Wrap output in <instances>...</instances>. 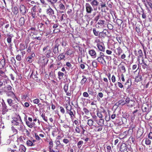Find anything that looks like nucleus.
I'll return each mask as SVG.
<instances>
[{
    "mask_svg": "<svg viewBox=\"0 0 152 152\" xmlns=\"http://www.w3.org/2000/svg\"><path fill=\"white\" fill-rule=\"evenodd\" d=\"M12 120L11 122L17 121L19 122H22L20 117L18 115H17L16 113L14 114L13 116L12 117Z\"/></svg>",
    "mask_w": 152,
    "mask_h": 152,
    "instance_id": "f257e3e1",
    "label": "nucleus"
},
{
    "mask_svg": "<svg viewBox=\"0 0 152 152\" xmlns=\"http://www.w3.org/2000/svg\"><path fill=\"white\" fill-rule=\"evenodd\" d=\"M56 149H57V151H56V152H59V150L57 149V147H58V146L60 144H61L60 141L59 140H57L56 141Z\"/></svg>",
    "mask_w": 152,
    "mask_h": 152,
    "instance_id": "bb28decb",
    "label": "nucleus"
},
{
    "mask_svg": "<svg viewBox=\"0 0 152 152\" xmlns=\"http://www.w3.org/2000/svg\"><path fill=\"white\" fill-rule=\"evenodd\" d=\"M41 116L45 121L46 122H47V117L45 116V114H42L41 115Z\"/></svg>",
    "mask_w": 152,
    "mask_h": 152,
    "instance_id": "c03bdc74",
    "label": "nucleus"
},
{
    "mask_svg": "<svg viewBox=\"0 0 152 152\" xmlns=\"http://www.w3.org/2000/svg\"><path fill=\"white\" fill-rule=\"evenodd\" d=\"M60 109L61 112L63 114H64L65 113V110L63 107H60Z\"/></svg>",
    "mask_w": 152,
    "mask_h": 152,
    "instance_id": "052dcab7",
    "label": "nucleus"
},
{
    "mask_svg": "<svg viewBox=\"0 0 152 152\" xmlns=\"http://www.w3.org/2000/svg\"><path fill=\"white\" fill-rule=\"evenodd\" d=\"M117 50H118V55H119L122 52V50L121 48L119 47L117 49Z\"/></svg>",
    "mask_w": 152,
    "mask_h": 152,
    "instance_id": "a19ab883",
    "label": "nucleus"
},
{
    "mask_svg": "<svg viewBox=\"0 0 152 152\" xmlns=\"http://www.w3.org/2000/svg\"><path fill=\"white\" fill-rule=\"evenodd\" d=\"M41 3L42 4L43 7H46L48 4L46 3L45 0H40Z\"/></svg>",
    "mask_w": 152,
    "mask_h": 152,
    "instance_id": "4c0bfd02",
    "label": "nucleus"
},
{
    "mask_svg": "<svg viewBox=\"0 0 152 152\" xmlns=\"http://www.w3.org/2000/svg\"><path fill=\"white\" fill-rule=\"evenodd\" d=\"M94 121L92 119H90L88 120L87 124L89 126H91L93 125Z\"/></svg>",
    "mask_w": 152,
    "mask_h": 152,
    "instance_id": "aec40b11",
    "label": "nucleus"
},
{
    "mask_svg": "<svg viewBox=\"0 0 152 152\" xmlns=\"http://www.w3.org/2000/svg\"><path fill=\"white\" fill-rule=\"evenodd\" d=\"M26 150V148L25 147H24L21 148L20 149V152H25Z\"/></svg>",
    "mask_w": 152,
    "mask_h": 152,
    "instance_id": "0e129e2a",
    "label": "nucleus"
},
{
    "mask_svg": "<svg viewBox=\"0 0 152 152\" xmlns=\"http://www.w3.org/2000/svg\"><path fill=\"white\" fill-rule=\"evenodd\" d=\"M128 83H129V80H127V81L125 84V87H126L127 89H129L130 88V85L128 84L127 86H126Z\"/></svg>",
    "mask_w": 152,
    "mask_h": 152,
    "instance_id": "de8ad7c7",
    "label": "nucleus"
},
{
    "mask_svg": "<svg viewBox=\"0 0 152 152\" xmlns=\"http://www.w3.org/2000/svg\"><path fill=\"white\" fill-rule=\"evenodd\" d=\"M83 96L85 97H88L89 96V94L87 92H84L83 93Z\"/></svg>",
    "mask_w": 152,
    "mask_h": 152,
    "instance_id": "603ef678",
    "label": "nucleus"
},
{
    "mask_svg": "<svg viewBox=\"0 0 152 152\" xmlns=\"http://www.w3.org/2000/svg\"><path fill=\"white\" fill-rule=\"evenodd\" d=\"M56 44L55 45V46L53 48V52L54 53L56 54L58 53V47L60 45L59 42L58 40L57 39L56 40Z\"/></svg>",
    "mask_w": 152,
    "mask_h": 152,
    "instance_id": "f03ea898",
    "label": "nucleus"
},
{
    "mask_svg": "<svg viewBox=\"0 0 152 152\" xmlns=\"http://www.w3.org/2000/svg\"><path fill=\"white\" fill-rule=\"evenodd\" d=\"M20 11L24 15L26 13V10L25 7L23 5H21L20 7Z\"/></svg>",
    "mask_w": 152,
    "mask_h": 152,
    "instance_id": "6e6552de",
    "label": "nucleus"
},
{
    "mask_svg": "<svg viewBox=\"0 0 152 152\" xmlns=\"http://www.w3.org/2000/svg\"><path fill=\"white\" fill-rule=\"evenodd\" d=\"M59 8L60 9L62 10H64L65 9V7L64 5L62 4L61 3L60 4L59 6Z\"/></svg>",
    "mask_w": 152,
    "mask_h": 152,
    "instance_id": "a18cd8bd",
    "label": "nucleus"
},
{
    "mask_svg": "<svg viewBox=\"0 0 152 152\" xmlns=\"http://www.w3.org/2000/svg\"><path fill=\"white\" fill-rule=\"evenodd\" d=\"M25 20L23 17L21 18L19 20V23L20 25L22 26L24 24Z\"/></svg>",
    "mask_w": 152,
    "mask_h": 152,
    "instance_id": "a211bd4d",
    "label": "nucleus"
},
{
    "mask_svg": "<svg viewBox=\"0 0 152 152\" xmlns=\"http://www.w3.org/2000/svg\"><path fill=\"white\" fill-rule=\"evenodd\" d=\"M93 31L94 34L96 36H97L98 35V32L96 31V29L95 28H94L93 29Z\"/></svg>",
    "mask_w": 152,
    "mask_h": 152,
    "instance_id": "6e6d98bb",
    "label": "nucleus"
},
{
    "mask_svg": "<svg viewBox=\"0 0 152 152\" xmlns=\"http://www.w3.org/2000/svg\"><path fill=\"white\" fill-rule=\"evenodd\" d=\"M63 142L64 143L66 144L69 142V140L67 138H64L63 139Z\"/></svg>",
    "mask_w": 152,
    "mask_h": 152,
    "instance_id": "79ce46f5",
    "label": "nucleus"
},
{
    "mask_svg": "<svg viewBox=\"0 0 152 152\" xmlns=\"http://www.w3.org/2000/svg\"><path fill=\"white\" fill-rule=\"evenodd\" d=\"M12 12L14 14H17L18 12V10L17 7L15 6L14 7H12Z\"/></svg>",
    "mask_w": 152,
    "mask_h": 152,
    "instance_id": "2eb2a0df",
    "label": "nucleus"
},
{
    "mask_svg": "<svg viewBox=\"0 0 152 152\" xmlns=\"http://www.w3.org/2000/svg\"><path fill=\"white\" fill-rule=\"evenodd\" d=\"M100 16V15H99L96 16L94 20L97 21L99 19Z\"/></svg>",
    "mask_w": 152,
    "mask_h": 152,
    "instance_id": "e2e57ef3",
    "label": "nucleus"
},
{
    "mask_svg": "<svg viewBox=\"0 0 152 152\" xmlns=\"http://www.w3.org/2000/svg\"><path fill=\"white\" fill-rule=\"evenodd\" d=\"M142 64V67L143 69H145L147 68V65L145 63H143Z\"/></svg>",
    "mask_w": 152,
    "mask_h": 152,
    "instance_id": "680f3d73",
    "label": "nucleus"
},
{
    "mask_svg": "<svg viewBox=\"0 0 152 152\" xmlns=\"http://www.w3.org/2000/svg\"><path fill=\"white\" fill-rule=\"evenodd\" d=\"M145 143L147 145H150L151 144V141L148 138H146L145 140Z\"/></svg>",
    "mask_w": 152,
    "mask_h": 152,
    "instance_id": "c756f323",
    "label": "nucleus"
},
{
    "mask_svg": "<svg viewBox=\"0 0 152 152\" xmlns=\"http://www.w3.org/2000/svg\"><path fill=\"white\" fill-rule=\"evenodd\" d=\"M46 12L47 14L50 17L53 16L54 14L53 10L49 6V8L46 10Z\"/></svg>",
    "mask_w": 152,
    "mask_h": 152,
    "instance_id": "423d86ee",
    "label": "nucleus"
},
{
    "mask_svg": "<svg viewBox=\"0 0 152 152\" xmlns=\"http://www.w3.org/2000/svg\"><path fill=\"white\" fill-rule=\"evenodd\" d=\"M46 50V51L45 52V55H46V57L49 58L50 56V54L51 53V50L50 49H48V46H47L46 47H44L43 49V51H45Z\"/></svg>",
    "mask_w": 152,
    "mask_h": 152,
    "instance_id": "20e7f679",
    "label": "nucleus"
},
{
    "mask_svg": "<svg viewBox=\"0 0 152 152\" xmlns=\"http://www.w3.org/2000/svg\"><path fill=\"white\" fill-rule=\"evenodd\" d=\"M138 57L140 58L142 56L143 54L142 52V51L141 50H139L138 52Z\"/></svg>",
    "mask_w": 152,
    "mask_h": 152,
    "instance_id": "473e14b6",
    "label": "nucleus"
},
{
    "mask_svg": "<svg viewBox=\"0 0 152 152\" xmlns=\"http://www.w3.org/2000/svg\"><path fill=\"white\" fill-rule=\"evenodd\" d=\"M68 85L67 84H65L64 87V89L66 93L67 92V91L68 90Z\"/></svg>",
    "mask_w": 152,
    "mask_h": 152,
    "instance_id": "58836bf2",
    "label": "nucleus"
},
{
    "mask_svg": "<svg viewBox=\"0 0 152 152\" xmlns=\"http://www.w3.org/2000/svg\"><path fill=\"white\" fill-rule=\"evenodd\" d=\"M105 22V20H99L98 21L97 24L100 25L101 26L104 25Z\"/></svg>",
    "mask_w": 152,
    "mask_h": 152,
    "instance_id": "393cba45",
    "label": "nucleus"
},
{
    "mask_svg": "<svg viewBox=\"0 0 152 152\" xmlns=\"http://www.w3.org/2000/svg\"><path fill=\"white\" fill-rule=\"evenodd\" d=\"M117 84L119 87L121 89L123 88V89L124 90V85H122V84L120 82H117Z\"/></svg>",
    "mask_w": 152,
    "mask_h": 152,
    "instance_id": "2f4dec72",
    "label": "nucleus"
},
{
    "mask_svg": "<svg viewBox=\"0 0 152 152\" xmlns=\"http://www.w3.org/2000/svg\"><path fill=\"white\" fill-rule=\"evenodd\" d=\"M49 147H51L53 148V141L51 140L49 142Z\"/></svg>",
    "mask_w": 152,
    "mask_h": 152,
    "instance_id": "5fc2aeb1",
    "label": "nucleus"
},
{
    "mask_svg": "<svg viewBox=\"0 0 152 152\" xmlns=\"http://www.w3.org/2000/svg\"><path fill=\"white\" fill-rule=\"evenodd\" d=\"M86 10L87 13H91L93 10V9L91 5L88 3H86L85 5Z\"/></svg>",
    "mask_w": 152,
    "mask_h": 152,
    "instance_id": "39448f33",
    "label": "nucleus"
},
{
    "mask_svg": "<svg viewBox=\"0 0 152 152\" xmlns=\"http://www.w3.org/2000/svg\"><path fill=\"white\" fill-rule=\"evenodd\" d=\"M58 0H49L48 2L50 3L52 6H54V4L56 3Z\"/></svg>",
    "mask_w": 152,
    "mask_h": 152,
    "instance_id": "a878e982",
    "label": "nucleus"
},
{
    "mask_svg": "<svg viewBox=\"0 0 152 152\" xmlns=\"http://www.w3.org/2000/svg\"><path fill=\"white\" fill-rule=\"evenodd\" d=\"M89 53L91 56L95 58L96 57V53L94 50H89Z\"/></svg>",
    "mask_w": 152,
    "mask_h": 152,
    "instance_id": "9b49d317",
    "label": "nucleus"
},
{
    "mask_svg": "<svg viewBox=\"0 0 152 152\" xmlns=\"http://www.w3.org/2000/svg\"><path fill=\"white\" fill-rule=\"evenodd\" d=\"M8 66L5 62V60L4 59H2L0 61V69H2L4 67V66Z\"/></svg>",
    "mask_w": 152,
    "mask_h": 152,
    "instance_id": "1a4fd4ad",
    "label": "nucleus"
},
{
    "mask_svg": "<svg viewBox=\"0 0 152 152\" xmlns=\"http://www.w3.org/2000/svg\"><path fill=\"white\" fill-rule=\"evenodd\" d=\"M25 46L24 45L20 44V50H21L25 49Z\"/></svg>",
    "mask_w": 152,
    "mask_h": 152,
    "instance_id": "c9c22d12",
    "label": "nucleus"
},
{
    "mask_svg": "<svg viewBox=\"0 0 152 152\" xmlns=\"http://www.w3.org/2000/svg\"><path fill=\"white\" fill-rule=\"evenodd\" d=\"M20 122H11L12 126H19V124Z\"/></svg>",
    "mask_w": 152,
    "mask_h": 152,
    "instance_id": "c85d7f7f",
    "label": "nucleus"
},
{
    "mask_svg": "<svg viewBox=\"0 0 152 152\" xmlns=\"http://www.w3.org/2000/svg\"><path fill=\"white\" fill-rule=\"evenodd\" d=\"M142 80V77L140 75H139L136 77L135 79V81L137 82L140 81Z\"/></svg>",
    "mask_w": 152,
    "mask_h": 152,
    "instance_id": "4be33fe9",
    "label": "nucleus"
},
{
    "mask_svg": "<svg viewBox=\"0 0 152 152\" xmlns=\"http://www.w3.org/2000/svg\"><path fill=\"white\" fill-rule=\"evenodd\" d=\"M92 6L93 7H95L98 6L99 4V2L97 0H93L90 3Z\"/></svg>",
    "mask_w": 152,
    "mask_h": 152,
    "instance_id": "9d476101",
    "label": "nucleus"
},
{
    "mask_svg": "<svg viewBox=\"0 0 152 152\" xmlns=\"http://www.w3.org/2000/svg\"><path fill=\"white\" fill-rule=\"evenodd\" d=\"M96 115L99 118H102V115L101 113L99 111H97Z\"/></svg>",
    "mask_w": 152,
    "mask_h": 152,
    "instance_id": "ea45409f",
    "label": "nucleus"
},
{
    "mask_svg": "<svg viewBox=\"0 0 152 152\" xmlns=\"http://www.w3.org/2000/svg\"><path fill=\"white\" fill-rule=\"evenodd\" d=\"M68 113L69 114L70 116V118H72L74 116L73 112L71 111V109L68 112Z\"/></svg>",
    "mask_w": 152,
    "mask_h": 152,
    "instance_id": "37998d69",
    "label": "nucleus"
},
{
    "mask_svg": "<svg viewBox=\"0 0 152 152\" xmlns=\"http://www.w3.org/2000/svg\"><path fill=\"white\" fill-rule=\"evenodd\" d=\"M66 65L69 68H72V65L69 62H66Z\"/></svg>",
    "mask_w": 152,
    "mask_h": 152,
    "instance_id": "e433bc0d",
    "label": "nucleus"
},
{
    "mask_svg": "<svg viewBox=\"0 0 152 152\" xmlns=\"http://www.w3.org/2000/svg\"><path fill=\"white\" fill-rule=\"evenodd\" d=\"M112 81L113 83H114L116 81V78L115 76L114 75H113L111 78Z\"/></svg>",
    "mask_w": 152,
    "mask_h": 152,
    "instance_id": "8fccbe9b",
    "label": "nucleus"
},
{
    "mask_svg": "<svg viewBox=\"0 0 152 152\" xmlns=\"http://www.w3.org/2000/svg\"><path fill=\"white\" fill-rule=\"evenodd\" d=\"M10 96L14 99H15L16 98V96L13 92L10 91Z\"/></svg>",
    "mask_w": 152,
    "mask_h": 152,
    "instance_id": "3c124183",
    "label": "nucleus"
},
{
    "mask_svg": "<svg viewBox=\"0 0 152 152\" xmlns=\"http://www.w3.org/2000/svg\"><path fill=\"white\" fill-rule=\"evenodd\" d=\"M96 46L98 49L100 51L104 52L105 51V47L103 43L102 42L97 43Z\"/></svg>",
    "mask_w": 152,
    "mask_h": 152,
    "instance_id": "7ed1b4c3",
    "label": "nucleus"
},
{
    "mask_svg": "<svg viewBox=\"0 0 152 152\" xmlns=\"http://www.w3.org/2000/svg\"><path fill=\"white\" fill-rule=\"evenodd\" d=\"M97 61L103 65H105L106 64V62L104 58L98 57L96 59Z\"/></svg>",
    "mask_w": 152,
    "mask_h": 152,
    "instance_id": "0eeeda50",
    "label": "nucleus"
},
{
    "mask_svg": "<svg viewBox=\"0 0 152 152\" xmlns=\"http://www.w3.org/2000/svg\"><path fill=\"white\" fill-rule=\"evenodd\" d=\"M65 58V55L64 53H62L60 54L57 57L58 60L59 61H60L64 59Z\"/></svg>",
    "mask_w": 152,
    "mask_h": 152,
    "instance_id": "ddd939ff",
    "label": "nucleus"
},
{
    "mask_svg": "<svg viewBox=\"0 0 152 152\" xmlns=\"http://www.w3.org/2000/svg\"><path fill=\"white\" fill-rule=\"evenodd\" d=\"M36 6L33 7L32 9V12H35L36 11Z\"/></svg>",
    "mask_w": 152,
    "mask_h": 152,
    "instance_id": "69168bd1",
    "label": "nucleus"
},
{
    "mask_svg": "<svg viewBox=\"0 0 152 152\" xmlns=\"http://www.w3.org/2000/svg\"><path fill=\"white\" fill-rule=\"evenodd\" d=\"M43 21L45 23V24L47 26H48V25L49 24V21L48 19L47 18L46 19V20L45 21Z\"/></svg>",
    "mask_w": 152,
    "mask_h": 152,
    "instance_id": "338daca9",
    "label": "nucleus"
},
{
    "mask_svg": "<svg viewBox=\"0 0 152 152\" xmlns=\"http://www.w3.org/2000/svg\"><path fill=\"white\" fill-rule=\"evenodd\" d=\"M104 120L103 119L101 118L99 120V122L101 123L100 125L101 126H102L104 125Z\"/></svg>",
    "mask_w": 152,
    "mask_h": 152,
    "instance_id": "09e8293b",
    "label": "nucleus"
},
{
    "mask_svg": "<svg viewBox=\"0 0 152 152\" xmlns=\"http://www.w3.org/2000/svg\"><path fill=\"white\" fill-rule=\"evenodd\" d=\"M12 129V131L13 133V134L12 136H13L14 135H15L17 133L18 131L13 126H12L11 127Z\"/></svg>",
    "mask_w": 152,
    "mask_h": 152,
    "instance_id": "6ab92c4d",
    "label": "nucleus"
},
{
    "mask_svg": "<svg viewBox=\"0 0 152 152\" xmlns=\"http://www.w3.org/2000/svg\"><path fill=\"white\" fill-rule=\"evenodd\" d=\"M88 92L89 94L91 95H93L94 94V92L93 89L90 88H88Z\"/></svg>",
    "mask_w": 152,
    "mask_h": 152,
    "instance_id": "5701e85b",
    "label": "nucleus"
},
{
    "mask_svg": "<svg viewBox=\"0 0 152 152\" xmlns=\"http://www.w3.org/2000/svg\"><path fill=\"white\" fill-rule=\"evenodd\" d=\"M0 75L4 77H7L5 74L4 73L3 71L1 70H0Z\"/></svg>",
    "mask_w": 152,
    "mask_h": 152,
    "instance_id": "49530a36",
    "label": "nucleus"
},
{
    "mask_svg": "<svg viewBox=\"0 0 152 152\" xmlns=\"http://www.w3.org/2000/svg\"><path fill=\"white\" fill-rule=\"evenodd\" d=\"M134 101L131 100L128 103L127 106L129 107H132L134 105Z\"/></svg>",
    "mask_w": 152,
    "mask_h": 152,
    "instance_id": "412c9836",
    "label": "nucleus"
},
{
    "mask_svg": "<svg viewBox=\"0 0 152 152\" xmlns=\"http://www.w3.org/2000/svg\"><path fill=\"white\" fill-rule=\"evenodd\" d=\"M26 144L28 146H31L34 145H33V143L31 140H28L26 141Z\"/></svg>",
    "mask_w": 152,
    "mask_h": 152,
    "instance_id": "b1692460",
    "label": "nucleus"
},
{
    "mask_svg": "<svg viewBox=\"0 0 152 152\" xmlns=\"http://www.w3.org/2000/svg\"><path fill=\"white\" fill-rule=\"evenodd\" d=\"M64 75V73L60 71H59L58 72V78L59 80L62 79Z\"/></svg>",
    "mask_w": 152,
    "mask_h": 152,
    "instance_id": "f3484780",
    "label": "nucleus"
},
{
    "mask_svg": "<svg viewBox=\"0 0 152 152\" xmlns=\"http://www.w3.org/2000/svg\"><path fill=\"white\" fill-rule=\"evenodd\" d=\"M83 143V142L82 140L79 141L77 144L78 147L79 148H80L82 145Z\"/></svg>",
    "mask_w": 152,
    "mask_h": 152,
    "instance_id": "7c9ffc66",
    "label": "nucleus"
},
{
    "mask_svg": "<svg viewBox=\"0 0 152 152\" xmlns=\"http://www.w3.org/2000/svg\"><path fill=\"white\" fill-rule=\"evenodd\" d=\"M26 124L27 125V126L29 127L30 128H32V125H31V122H29V121H28L27 119H26Z\"/></svg>",
    "mask_w": 152,
    "mask_h": 152,
    "instance_id": "cd10ccee",
    "label": "nucleus"
},
{
    "mask_svg": "<svg viewBox=\"0 0 152 152\" xmlns=\"http://www.w3.org/2000/svg\"><path fill=\"white\" fill-rule=\"evenodd\" d=\"M148 137L151 139H152V132H150L148 135Z\"/></svg>",
    "mask_w": 152,
    "mask_h": 152,
    "instance_id": "774afa93",
    "label": "nucleus"
},
{
    "mask_svg": "<svg viewBox=\"0 0 152 152\" xmlns=\"http://www.w3.org/2000/svg\"><path fill=\"white\" fill-rule=\"evenodd\" d=\"M75 132L77 133H80V130L79 128V126H77L75 129Z\"/></svg>",
    "mask_w": 152,
    "mask_h": 152,
    "instance_id": "72a5a7b5",
    "label": "nucleus"
},
{
    "mask_svg": "<svg viewBox=\"0 0 152 152\" xmlns=\"http://www.w3.org/2000/svg\"><path fill=\"white\" fill-rule=\"evenodd\" d=\"M83 111L86 115H88L89 114V111L86 108H84L83 109Z\"/></svg>",
    "mask_w": 152,
    "mask_h": 152,
    "instance_id": "f704fd0d",
    "label": "nucleus"
},
{
    "mask_svg": "<svg viewBox=\"0 0 152 152\" xmlns=\"http://www.w3.org/2000/svg\"><path fill=\"white\" fill-rule=\"evenodd\" d=\"M92 64L94 67H96L97 66V63L96 61H94L92 62Z\"/></svg>",
    "mask_w": 152,
    "mask_h": 152,
    "instance_id": "4d7b16f0",
    "label": "nucleus"
},
{
    "mask_svg": "<svg viewBox=\"0 0 152 152\" xmlns=\"http://www.w3.org/2000/svg\"><path fill=\"white\" fill-rule=\"evenodd\" d=\"M131 100H130V99L128 97H127L126 99H125V103H124V104H128V103H129V101Z\"/></svg>",
    "mask_w": 152,
    "mask_h": 152,
    "instance_id": "13d9d810",
    "label": "nucleus"
},
{
    "mask_svg": "<svg viewBox=\"0 0 152 152\" xmlns=\"http://www.w3.org/2000/svg\"><path fill=\"white\" fill-rule=\"evenodd\" d=\"M16 59L18 61H20L21 60V57L20 55H17L16 57Z\"/></svg>",
    "mask_w": 152,
    "mask_h": 152,
    "instance_id": "bf43d9fd",
    "label": "nucleus"
},
{
    "mask_svg": "<svg viewBox=\"0 0 152 152\" xmlns=\"http://www.w3.org/2000/svg\"><path fill=\"white\" fill-rule=\"evenodd\" d=\"M83 79L81 80L80 82V83L81 85H83V84H85L87 81V79L86 78V77L84 76H82Z\"/></svg>",
    "mask_w": 152,
    "mask_h": 152,
    "instance_id": "dca6fc26",
    "label": "nucleus"
},
{
    "mask_svg": "<svg viewBox=\"0 0 152 152\" xmlns=\"http://www.w3.org/2000/svg\"><path fill=\"white\" fill-rule=\"evenodd\" d=\"M35 56V54L33 53L31 55L29 56L27 58L26 60L28 61L30 63L32 61V59Z\"/></svg>",
    "mask_w": 152,
    "mask_h": 152,
    "instance_id": "4468645a",
    "label": "nucleus"
},
{
    "mask_svg": "<svg viewBox=\"0 0 152 152\" xmlns=\"http://www.w3.org/2000/svg\"><path fill=\"white\" fill-rule=\"evenodd\" d=\"M38 27L40 31H44L45 32H46V33H47L48 32L47 31L46 29L45 28V25L41 26L39 24Z\"/></svg>",
    "mask_w": 152,
    "mask_h": 152,
    "instance_id": "f8f14e48",
    "label": "nucleus"
},
{
    "mask_svg": "<svg viewBox=\"0 0 152 152\" xmlns=\"http://www.w3.org/2000/svg\"><path fill=\"white\" fill-rule=\"evenodd\" d=\"M39 102V100L38 99H34L33 100V102L34 104H38Z\"/></svg>",
    "mask_w": 152,
    "mask_h": 152,
    "instance_id": "864d4df0",
    "label": "nucleus"
}]
</instances>
